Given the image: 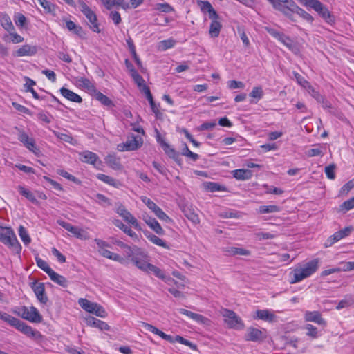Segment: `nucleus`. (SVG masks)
<instances>
[{
  "label": "nucleus",
  "mask_w": 354,
  "mask_h": 354,
  "mask_svg": "<svg viewBox=\"0 0 354 354\" xmlns=\"http://www.w3.org/2000/svg\"><path fill=\"white\" fill-rule=\"evenodd\" d=\"M131 261L140 270L147 274H153L159 279H164L163 272L156 266L149 263V257L139 248H136V252L132 257Z\"/></svg>",
  "instance_id": "nucleus-1"
},
{
  "label": "nucleus",
  "mask_w": 354,
  "mask_h": 354,
  "mask_svg": "<svg viewBox=\"0 0 354 354\" xmlns=\"http://www.w3.org/2000/svg\"><path fill=\"white\" fill-rule=\"evenodd\" d=\"M319 268V259H313L295 268L290 274V283H298L311 276Z\"/></svg>",
  "instance_id": "nucleus-2"
},
{
  "label": "nucleus",
  "mask_w": 354,
  "mask_h": 354,
  "mask_svg": "<svg viewBox=\"0 0 354 354\" xmlns=\"http://www.w3.org/2000/svg\"><path fill=\"white\" fill-rule=\"evenodd\" d=\"M4 229L6 232H0V241L17 252H20L21 246L17 239L14 231L10 227H5Z\"/></svg>",
  "instance_id": "nucleus-3"
},
{
  "label": "nucleus",
  "mask_w": 354,
  "mask_h": 354,
  "mask_svg": "<svg viewBox=\"0 0 354 354\" xmlns=\"http://www.w3.org/2000/svg\"><path fill=\"white\" fill-rule=\"evenodd\" d=\"M19 316L33 323H40L42 321V316L39 310L34 306L27 308L21 306L18 308V311H15Z\"/></svg>",
  "instance_id": "nucleus-4"
},
{
  "label": "nucleus",
  "mask_w": 354,
  "mask_h": 354,
  "mask_svg": "<svg viewBox=\"0 0 354 354\" xmlns=\"http://www.w3.org/2000/svg\"><path fill=\"white\" fill-rule=\"evenodd\" d=\"M78 4L80 11L86 16L88 20L91 29L95 32H100L97 16L95 12L86 5L84 1L80 0L78 1Z\"/></svg>",
  "instance_id": "nucleus-5"
},
{
  "label": "nucleus",
  "mask_w": 354,
  "mask_h": 354,
  "mask_svg": "<svg viewBox=\"0 0 354 354\" xmlns=\"http://www.w3.org/2000/svg\"><path fill=\"white\" fill-rule=\"evenodd\" d=\"M156 140L160 144L165 153L178 165H181L182 158H180V153L161 137L158 130H156Z\"/></svg>",
  "instance_id": "nucleus-6"
},
{
  "label": "nucleus",
  "mask_w": 354,
  "mask_h": 354,
  "mask_svg": "<svg viewBox=\"0 0 354 354\" xmlns=\"http://www.w3.org/2000/svg\"><path fill=\"white\" fill-rule=\"evenodd\" d=\"M142 145V139L133 134L129 136L125 142L119 144L117 149L119 151H135L139 149Z\"/></svg>",
  "instance_id": "nucleus-7"
},
{
  "label": "nucleus",
  "mask_w": 354,
  "mask_h": 354,
  "mask_svg": "<svg viewBox=\"0 0 354 354\" xmlns=\"http://www.w3.org/2000/svg\"><path fill=\"white\" fill-rule=\"evenodd\" d=\"M310 7L313 8L319 15L329 24H332L335 22L334 16L330 12L328 9L325 7L318 0H310L308 1Z\"/></svg>",
  "instance_id": "nucleus-8"
},
{
  "label": "nucleus",
  "mask_w": 354,
  "mask_h": 354,
  "mask_svg": "<svg viewBox=\"0 0 354 354\" xmlns=\"http://www.w3.org/2000/svg\"><path fill=\"white\" fill-rule=\"evenodd\" d=\"M225 322L230 328L241 330L244 328L241 319L232 310L225 309L223 313Z\"/></svg>",
  "instance_id": "nucleus-9"
},
{
  "label": "nucleus",
  "mask_w": 354,
  "mask_h": 354,
  "mask_svg": "<svg viewBox=\"0 0 354 354\" xmlns=\"http://www.w3.org/2000/svg\"><path fill=\"white\" fill-rule=\"evenodd\" d=\"M57 223L62 226L63 228L71 232L74 236L82 240H86L88 238V233L83 229L75 227L65 222L62 219H58Z\"/></svg>",
  "instance_id": "nucleus-10"
},
{
  "label": "nucleus",
  "mask_w": 354,
  "mask_h": 354,
  "mask_svg": "<svg viewBox=\"0 0 354 354\" xmlns=\"http://www.w3.org/2000/svg\"><path fill=\"white\" fill-rule=\"evenodd\" d=\"M142 201L150 209L155 215L161 221L169 222L170 221L169 217L153 201L146 196L141 198Z\"/></svg>",
  "instance_id": "nucleus-11"
},
{
  "label": "nucleus",
  "mask_w": 354,
  "mask_h": 354,
  "mask_svg": "<svg viewBox=\"0 0 354 354\" xmlns=\"http://www.w3.org/2000/svg\"><path fill=\"white\" fill-rule=\"evenodd\" d=\"M115 212L133 227L137 230H140L137 219L121 203L117 204Z\"/></svg>",
  "instance_id": "nucleus-12"
},
{
  "label": "nucleus",
  "mask_w": 354,
  "mask_h": 354,
  "mask_svg": "<svg viewBox=\"0 0 354 354\" xmlns=\"http://www.w3.org/2000/svg\"><path fill=\"white\" fill-rule=\"evenodd\" d=\"M293 6H297V4L292 0H287V1H285L281 4H277V7L275 9L281 11L292 21H295L294 19V14L295 13L296 10H295Z\"/></svg>",
  "instance_id": "nucleus-13"
},
{
  "label": "nucleus",
  "mask_w": 354,
  "mask_h": 354,
  "mask_svg": "<svg viewBox=\"0 0 354 354\" xmlns=\"http://www.w3.org/2000/svg\"><path fill=\"white\" fill-rule=\"evenodd\" d=\"M30 287L32 289L34 293L35 294V296L38 301L41 304H46L48 299L45 293L44 283H39L35 281L30 283Z\"/></svg>",
  "instance_id": "nucleus-14"
},
{
  "label": "nucleus",
  "mask_w": 354,
  "mask_h": 354,
  "mask_svg": "<svg viewBox=\"0 0 354 354\" xmlns=\"http://www.w3.org/2000/svg\"><path fill=\"white\" fill-rule=\"evenodd\" d=\"M17 132L18 140L22 142L24 146L31 151H34L36 149L35 140L31 138L22 129L19 127H15Z\"/></svg>",
  "instance_id": "nucleus-15"
},
{
  "label": "nucleus",
  "mask_w": 354,
  "mask_h": 354,
  "mask_svg": "<svg viewBox=\"0 0 354 354\" xmlns=\"http://www.w3.org/2000/svg\"><path fill=\"white\" fill-rule=\"evenodd\" d=\"M80 160L83 162L93 165L96 167L102 165V162L99 160L97 155L89 151H84L80 153Z\"/></svg>",
  "instance_id": "nucleus-16"
},
{
  "label": "nucleus",
  "mask_w": 354,
  "mask_h": 354,
  "mask_svg": "<svg viewBox=\"0 0 354 354\" xmlns=\"http://www.w3.org/2000/svg\"><path fill=\"white\" fill-rule=\"evenodd\" d=\"M264 339L263 333L258 328L249 327L247 329V333L245 335V339L252 342H260Z\"/></svg>",
  "instance_id": "nucleus-17"
},
{
  "label": "nucleus",
  "mask_w": 354,
  "mask_h": 354,
  "mask_svg": "<svg viewBox=\"0 0 354 354\" xmlns=\"http://www.w3.org/2000/svg\"><path fill=\"white\" fill-rule=\"evenodd\" d=\"M304 319L306 322H313L322 326L326 325V321L322 317L319 311H306L304 314Z\"/></svg>",
  "instance_id": "nucleus-18"
},
{
  "label": "nucleus",
  "mask_w": 354,
  "mask_h": 354,
  "mask_svg": "<svg viewBox=\"0 0 354 354\" xmlns=\"http://www.w3.org/2000/svg\"><path fill=\"white\" fill-rule=\"evenodd\" d=\"M143 220L149 225V227L153 230L156 234L162 235L165 233L160 223L156 221V218L149 216V215H144Z\"/></svg>",
  "instance_id": "nucleus-19"
},
{
  "label": "nucleus",
  "mask_w": 354,
  "mask_h": 354,
  "mask_svg": "<svg viewBox=\"0 0 354 354\" xmlns=\"http://www.w3.org/2000/svg\"><path fill=\"white\" fill-rule=\"evenodd\" d=\"M178 310L180 314L186 315L187 317L196 321L198 323L206 324L209 321L208 319L206 318L205 317H204L203 315L193 313L188 310H186L184 308H180Z\"/></svg>",
  "instance_id": "nucleus-20"
},
{
  "label": "nucleus",
  "mask_w": 354,
  "mask_h": 354,
  "mask_svg": "<svg viewBox=\"0 0 354 354\" xmlns=\"http://www.w3.org/2000/svg\"><path fill=\"white\" fill-rule=\"evenodd\" d=\"M198 4L200 6L202 12L205 14L208 13L209 18L218 17V13L216 12L209 1H199Z\"/></svg>",
  "instance_id": "nucleus-21"
},
{
  "label": "nucleus",
  "mask_w": 354,
  "mask_h": 354,
  "mask_svg": "<svg viewBox=\"0 0 354 354\" xmlns=\"http://www.w3.org/2000/svg\"><path fill=\"white\" fill-rule=\"evenodd\" d=\"M15 328L28 337H34L38 333V332L35 330L31 326L27 325L19 319L18 321V324Z\"/></svg>",
  "instance_id": "nucleus-22"
},
{
  "label": "nucleus",
  "mask_w": 354,
  "mask_h": 354,
  "mask_svg": "<svg viewBox=\"0 0 354 354\" xmlns=\"http://www.w3.org/2000/svg\"><path fill=\"white\" fill-rule=\"evenodd\" d=\"M209 19L212 21L209 26V34L212 38L217 37H218L222 28V25L218 21L219 17Z\"/></svg>",
  "instance_id": "nucleus-23"
},
{
  "label": "nucleus",
  "mask_w": 354,
  "mask_h": 354,
  "mask_svg": "<svg viewBox=\"0 0 354 354\" xmlns=\"http://www.w3.org/2000/svg\"><path fill=\"white\" fill-rule=\"evenodd\" d=\"M86 322L87 325L100 328L102 330H108L110 328L106 322L91 316L86 319Z\"/></svg>",
  "instance_id": "nucleus-24"
},
{
  "label": "nucleus",
  "mask_w": 354,
  "mask_h": 354,
  "mask_svg": "<svg viewBox=\"0 0 354 354\" xmlns=\"http://www.w3.org/2000/svg\"><path fill=\"white\" fill-rule=\"evenodd\" d=\"M37 53V48L33 46L24 45L20 47L16 52L15 55L17 57L32 56Z\"/></svg>",
  "instance_id": "nucleus-25"
},
{
  "label": "nucleus",
  "mask_w": 354,
  "mask_h": 354,
  "mask_svg": "<svg viewBox=\"0 0 354 354\" xmlns=\"http://www.w3.org/2000/svg\"><path fill=\"white\" fill-rule=\"evenodd\" d=\"M60 93L63 97H64L65 98H66L67 100H68L71 102H77V103H80L82 102V99L81 96H80L77 93L73 92L72 91H71L68 88L62 87L60 89Z\"/></svg>",
  "instance_id": "nucleus-26"
},
{
  "label": "nucleus",
  "mask_w": 354,
  "mask_h": 354,
  "mask_svg": "<svg viewBox=\"0 0 354 354\" xmlns=\"http://www.w3.org/2000/svg\"><path fill=\"white\" fill-rule=\"evenodd\" d=\"M102 3L107 10H111L114 6H121L123 9L129 8V3L124 2V0H100Z\"/></svg>",
  "instance_id": "nucleus-27"
},
{
  "label": "nucleus",
  "mask_w": 354,
  "mask_h": 354,
  "mask_svg": "<svg viewBox=\"0 0 354 354\" xmlns=\"http://www.w3.org/2000/svg\"><path fill=\"white\" fill-rule=\"evenodd\" d=\"M232 173L234 178L239 180H249L252 176V171L249 169H235L232 171Z\"/></svg>",
  "instance_id": "nucleus-28"
},
{
  "label": "nucleus",
  "mask_w": 354,
  "mask_h": 354,
  "mask_svg": "<svg viewBox=\"0 0 354 354\" xmlns=\"http://www.w3.org/2000/svg\"><path fill=\"white\" fill-rule=\"evenodd\" d=\"M113 224L122 230L124 233L128 234L130 237L133 239H138V235L131 228L124 225L120 220L115 219L113 221Z\"/></svg>",
  "instance_id": "nucleus-29"
},
{
  "label": "nucleus",
  "mask_w": 354,
  "mask_h": 354,
  "mask_svg": "<svg viewBox=\"0 0 354 354\" xmlns=\"http://www.w3.org/2000/svg\"><path fill=\"white\" fill-rule=\"evenodd\" d=\"M48 276L53 282L56 283L57 284L62 287H67L69 283L68 281L66 279L65 277L59 274L54 270H53Z\"/></svg>",
  "instance_id": "nucleus-30"
},
{
  "label": "nucleus",
  "mask_w": 354,
  "mask_h": 354,
  "mask_svg": "<svg viewBox=\"0 0 354 354\" xmlns=\"http://www.w3.org/2000/svg\"><path fill=\"white\" fill-rule=\"evenodd\" d=\"M99 252L102 257L113 260L115 261H118L120 263H123L124 261V259L123 257L106 249L99 250Z\"/></svg>",
  "instance_id": "nucleus-31"
},
{
  "label": "nucleus",
  "mask_w": 354,
  "mask_h": 354,
  "mask_svg": "<svg viewBox=\"0 0 354 354\" xmlns=\"http://www.w3.org/2000/svg\"><path fill=\"white\" fill-rule=\"evenodd\" d=\"M97 178L99 179L100 180L109 185H111L114 187H118L121 183H120L119 180H115V178L109 176H107L106 174H97Z\"/></svg>",
  "instance_id": "nucleus-32"
},
{
  "label": "nucleus",
  "mask_w": 354,
  "mask_h": 354,
  "mask_svg": "<svg viewBox=\"0 0 354 354\" xmlns=\"http://www.w3.org/2000/svg\"><path fill=\"white\" fill-rule=\"evenodd\" d=\"M185 216L194 224L200 222L199 217L195 211L191 207H185L183 209Z\"/></svg>",
  "instance_id": "nucleus-33"
},
{
  "label": "nucleus",
  "mask_w": 354,
  "mask_h": 354,
  "mask_svg": "<svg viewBox=\"0 0 354 354\" xmlns=\"http://www.w3.org/2000/svg\"><path fill=\"white\" fill-rule=\"evenodd\" d=\"M274 315L268 310H257L256 311V317L264 321L272 322L274 319Z\"/></svg>",
  "instance_id": "nucleus-34"
},
{
  "label": "nucleus",
  "mask_w": 354,
  "mask_h": 354,
  "mask_svg": "<svg viewBox=\"0 0 354 354\" xmlns=\"http://www.w3.org/2000/svg\"><path fill=\"white\" fill-rule=\"evenodd\" d=\"M146 237L153 244L157 245L158 246H161L164 248L168 249L169 246L168 245L161 239H160L158 236L151 234L149 232L145 233Z\"/></svg>",
  "instance_id": "nucleus-35"
},
{
  "label": "nucleus",
  "mask_w": 354,
  "mask_h": 354,
  "mask_svg": "<svg viewBox=\"0 0 354 354\" xmlns=\"http://www.w3.org/2000/svg\"><path fill=\"white\" fill-rule=\"evenodd\" d=\"M77 84L80 87L87 89L90 91H95L93 84L87 78L80 77L77 80Z\"/></svg>",
  "instance_id": "nucleus-36"
},
{
  "label": "nucleus",
  "mask_w": 354,
  "mask_h": 354,
  "mask_svg": "<svg viewBox=\"0 0 354 354\" xmlns=\"http://www.w3.org/2000/svg\"><path fill=\"white\" fill-rule=\"evenodd\" d=\"M18 191L19 192L20 194L26 197L28 201H30L32 203L38 204V201L36 199L34 194L29 189L22 186H19Z\"/></svg>",
  "instance_id": "nucleus-37"
},
{
  "label": "nucleus",
  "mask_w": 354,
  "mask_h": 354,
  "mask_svg": "<svg viewBox=\"0 0 354 354\" xmlns=\"http://www.w3.org/2000/svg\"><path fill=\"white\" fill-rule=\"evenodd\" d=\"M0 22L3 28L7 31L11 32L15 30L12 21L8 15H3L1 17Z\"/></svg>",
  "instance_id": "nucleus-38"
},
{
  "label": "nucleus",
  "mask_w": 354,
  "mask_h": 354,
  "mask_svg": "<svg viewBox=\"0 0 354 354\" xmlns=\"http://www.w3.org/2000/svg\"><path fill=\"white\" fill-rule=\"evenodd\" d=\"M93 198L97 203H98L101 206L106 207L110 206L111 205L110 199L104 194L97 193L94 194Z\"/></svg>",
  "instance_id": "nucleus-39"
},
{
  "label": "nucleus",
  "mask_w": 354,
  "mask_h": 354,
  "mask_svg": "<svg viewBox=\"0 0 354 354\" xmlns=\"http://www.w3.org/2000/svg\"><path fill=\"white\" fill-rule=\"evenodd\" d=\"M78 304L81 306L82 309L88 313H91L93 310V306H96V303L91 302V301L84 299L80 298L78 299Z\"/></svg>",
  "instance_id": "nucleus-40"
},
{
  "label": "nucleus",
  "mask_w": 354,
  "mask_h": 354,
  "mask_svg": "<svg viewBox=\"0 0 354 354\" xmlns=\"http://www.w3.org/2000/svg\"><path fill=\"white\" fill-rule=\"evenodd\" d=\"M0 319L11 326L15 327V326L18 324L19 319L15 318L6 313H3L0 311Z\"/></svg>",
  "instance_id": "nucleus-41"
},
{
  "label": "nucleus",
  "mask_w": 354,
  "mask_h": 354,
  "mask_svg": "<svg viewBox=\"0 0 354 354\" xmlns=\"http://www.w3.org/2000/svg\"><path fill=\"white\" fill-rule=\"evenodd\" d=\"M293 74L297 82L300 86L304 88L311 89L313 91H315V88L309 84V82L307 80H306V79L303 76H301L299 73L297 72H294Z\"/></svg>",
  "instance_id": "nucleus-42"
},
{
  "label": "nucleus",
  "mask_w": 354,
  "mask_h": 354,
  "mask_svg": "<svg viewBox=\"0 0 354 354\" xmlns=\"http://www.w3.org/2000/svg\"><path fill=\"white\" fill-rule=\"evenodd\" d=\"M95 93V97L97 100L100 102L103 105L110 106L113 105L112 101L105 95L100 91H94Z\"/></svg>",
  "instance_id": "nucleus-43"
},
{
  "label": "nucleus",
  "mask_w": 354,
  "mask_h": 354,
  "mask_svg": "<svg viewBox=\"0 0 354 354\" xmlns=\"http://www.w3.org/2000/svg\"><path fill=\"white\" fill-rule=\"evenodd\" d=\"M280 207L275 205H262L259 207V212L261 214L279 212Z\"/></svg>",
  "instance_id": "nucleus-44"
},
{
  "label": "nucleus",
  "mask_w": 354,
  "mask_h": 354,
  "mask_svg": "<svg viewBox=\"0 0 354 354\" xmlns=\"http://www.w3.org/2000/svg\"><path fill=\"white\" fill-rule=\"evenodd\" d=\"M354 304V298L351 295H346L342 299L337 306V309L339 310L344 308L348 307Z\"/></svg>",
  "instance_id": "nucleus-45"
},
{
  "label": "nucleus",
  "mask_w": 354,
  "mask_h": 354,
  "mask_svg": "<svg viewBox=\"0 0 354 354\" xmlns=\"http://www.w3.org/2000/svg\"><path fill=\"white\" fill-rule=\"evenodd\" d=\"M35 85V82L30 78H27L26 82V91L30 92L32 94V96L35 99L40 100V97L39 94L34 90V88L32 86Z\"/></svg>",
  "instance_id": "nucleus-46"
},
{
  "label": "nucleus",
  "mask_w": 354,
  "mask_h": 354,
  "mask_svg": "<svg viewBox=\"0 0 354 354\" xmlns=\"http://www.w3.org/2000/svg\"><path fill=\"white\" fill-rule=\"evenodd\" d=\"M206 189L214 192L225 190V187L217 183L208 182L204 184Z\"/></svg>",
  "instance_id": "nucleus-47"
},
{
  "label": "nucleus",
  "mask_w": 354,
  "mask_h": 354,
  "mask_svg": "<svg viewBox=\"0 0 354 354\" xmlns=\"http://www.w3.org/2000/svg\"><path fill=\"white\" fill-rule=\"evenodd\" d=\"M19 235L25 245H28L30 243L31 239L28 234V232L22 225H20L19 227Z\"/></svg>",
  "instance_id": "nucleus-48"
},
{
  "label": "nucleus",
  "mask_w": 354,
  "mask_h": 354,
  "mask_svg": "<svg viewBox=\"0 0 354 354\" xmlns=\"http://www.w3.org/2000/svg\"><path fill=\"white\" fill-rule=\"evenodd\" d=\"M242 213L235 210L224 211L221 214V216L225 218H239Z\"/></svg>",
  "instance_id": "nucleus-49"
},
{
  "label": "nucleus",
  "mask_w": 354,
  "mask_h": 354,
  "mask_svg": "<svg viewBox=\"0 0 354 354\" xmlns=\"http://www.w3.org/2000/svg\"><path fill=\"white\" fill-rule=\"evenodd\" d=\"M304 328L307 330V336L313 339H316L318 337L319 335L317 328L313 325L308 324L304 326Z\"/></svg>",
  "instance_id": "nucleus-50"
},
{
  "label": "nucleus",
  "mask_w": 354,
  "mask_h": 354,
  "mask_svg": "<svg viewBox=\"0 0 354 354\" xmlns=\"http://www.w3.org/2000/svg\"><path fill=\"white\" fill-rule=\"evenodd\" d=\"M36 263L37 266L41 268L42 270H44L48 275L50 274V272L53 270L47 263L46 261L44 260L40 259V258H36Z\"/></svg>",
  "instance_id": "nucleus-51"
},
{
  "label": "nucleus",
  "mask_w": 354,
  "mask_h": 354,
  "mask_svg": "<svg viewBox=\"0 0 354 354\" xmlns=\"http://www.w3.org/2000/svg\"><path fill=\"white\" fill-rule=\"evenodd\" d=\"M66 27L68 30L72 31L78 35H80L82 32V27L77 26L73 21L71 20L66 21Z\"/></svg>",
  "instance_id": "nucleus-52"
},
{
  "label": "nucleus",
  "mask_w": 354,
  "mask_h": 354,
  "mask_svg": "<svg viewBox=\"0 0 354 354\" xmlns=\"http://www.w3.org/2000/svg\"><path fill=\"white\" fill-rule=\"evenodd\" d=\"M278 41L281 42L284 46H286L288 49L292 50L294 47L293 42L292 39L285 34L282 32L280 37L277 39Z\"/></svg>",
  "instance_id": "nucleus-53"
},
{
  "label": "nucleus",
  "mask_w": 354,
  "mask_h": 354,
  "mask_svg": "<svg viewBox=\"0 0 354 354\" xmlns=\"http://www.w3.org/2000/svg\"><path fill=\"white\" fill-rule=\"evenodd\" d=\"M295 10H296L295 13H297L299 16L301 17L303 19H306L309 22H312L313 21V17L306 12L305 10L299 8L297 5L293 6Z\"/></svg>",
  "instance_id": "nucleus-54"
},
{
  "label": "nucleus",
  "mask_w": 354,
  "mask_h": 354,
  "mask_svg": "<svg viewBox=\"0 0 354 354\" xmlns=\"http://www.w3.org/2000/svg\"><path fill=\"white\" fill-rule=\"evenodd\" d=\"M14 21L17 26L23 27L26 23V18L23 14L17 12L14 16Z\"/></svg>",
  "instance_id": "nucleus-55"
},
{
  "label": "nucleus",
  "mask_w": 354,
  "mask_h": 354,
  "mask_svg": "<svg viewBox=\"0 0 354 354\" xmlns=\"http://www.w3.org/2000/svg\"><path fill=\"white\" fill-rule=\"evenodd\" d=\"M338 270H339V272L342 271L347 272L351 271L354 270V261H348V262H342L339 264V266L337 267Z\"/></svg>",
  "instance_id": "nucleus-56"
},
{
  "label": "nucleus",
  "mask_w": 354,
  "mask_h": 354,
  "mask_svg": "<svg viewBox=\"0 0 354 354\" xmlns=\"http://www.w3.org/2000/svg\"><path fill=\"white\" fill-rule=\"evenodd\" d=\"M230 252L234 255L248 256L250 254V252L249 250H245L242 248H237V247L231 248Z\"/></svg>",
  "instance_id": "nucleus-57"
},
{
  "label": "nucleus",
  "mask_w": 354,
  "mask_h": 354,
  "mask_svg": "<svg viewBox=\"0 0 354 354\" xmlns=\"http://www.w3.org/2000/svg\"><path fill=\"white\" fill-rule=\"evenodd\" d=\"M90 313H93L97 317H104L106 315V311L100 305L96 303V306L93 307L92 311Z\"/></svg>",
  "instance_id": "nucleus-58"
},
{
  "label": "nucleus",
  "mask_w": 354,
  "mask_h": 354,
  "mask_svg": "<svg viewBox=\"0 0 354 354\" xmlns=\"http://www.w3.org/2000/svg\"><path fill=\"white\" fill-rule=\"evenodd\" d=\"M37 1L46 12L50 13L54 10V5L47 0H37Z\"/></svg>",
  "instance_id": "nucleus-59"
},
{
  "label": "nucleus",
  "mask_w": 354,
  "mask_h": 354,
  "mask_svg": "<svg viewBox=\"0 0 354 354\" xmlns=\"http://www.w3.org/2000/svg\"><path fill=\"white\" fill-rule=\"evenodd\" d=\"M335 165L331 164L325 167V174L328 178L333 180L335 178Z\"/></svg>",
  "instance_id": "nucleus-60"
},
{
  "label": "nucleus",
  "mask_w": 354,
  "mask_h": 354,
  "mask_svg": "<svg viewBox=\"0 0 354 354\" xmlns=\"http://www.w3.org/2000/svg\"><path fill=\"white\" fill-rule=\"evenodd\" d=\"M176 342H179L182 344L189 346L192 350L196 349V346L194 344H193L192 342L183 338V337H181L180 335L176 336Z\"/></svg>",
  "instance_id": "nucleus-61"
},
{
  "label": "nucleus",
  "mask_w": 354,
  "mask_h": 354,
  "mask_svg": "<svg viewBox=\"0 0 354 354\" xmlns=\"http://www.w3.org/2000/svg\"><path fill=\"white\" fill-rule=\"evenodd\" d=\"M156 10L165 13H169L174 10L172 6L167 3H158L156 5Z\"/></svg>",
  "instance_id": "nucleus-62"
},
{
  "label": "nucleus",
  "mask_w": 354,
  "mask_h": 354,
  "mask_svg": "<svg viewBox=\"0 0 354 354\" xmlns=\"http://www.w3.org/2000/svg\"><path fill=\"white\" fill-rule=\"evenodd\" d=\"M131 76L138 88H141L145 84L143 77L138 72H134Z\"/></svg>",
  "instance_id": "nucleus-63"
},
{
  "label": "nucleus",
  "mask_w": 354,
  "mask_h": 354,
  "mask_svg": "<svg viewBox=\"0 0 354 354\" xmlns=\"http://www.w3.org/2000/svg\"><path fill=\"white\" fill-rule=\"evenodd\" d=\"M175 45V41L170 39L167 40H162L160 42L159 47L163 50H165L169 48H171Z\"/></svg>",
  "instance_id": "nucleus-64"
}]
</instances>
